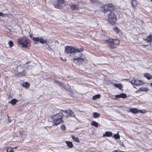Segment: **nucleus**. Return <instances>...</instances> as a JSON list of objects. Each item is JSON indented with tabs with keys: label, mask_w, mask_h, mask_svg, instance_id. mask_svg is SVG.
I'll use <instances>...</instances> for the list:
<instances>
[{
	"label": "nucleus",
	"mask_w": 152,
	"mask_h": 152,
	"mask_svg": "<svg viewBox=\"0 0 152 152\" xmlns=\"http://www.w3.org/2000/svg\"><path fill=\"white\" fill-rule=\"evenodd\" d=\"M100 116V114L97 112H95L93 113V116L94 118H96Z\"/></svg>",
	"instance_id": "obj_31"
},
{
	"label": "nucleus",
	"mask_w": 152,
	"mask_h": 152,
	"mask_svg": "<svg viewBox=\"0 0 152 152\" xmlns=\"http://www.w3.org/2000/svg\"><path fill=\"white\" fill-rule=\"evenodd\" d=\"M75 48L72 46H66L65 47V52L67 54H71L75 53Z\"/></svg>",
	"instance_id": "obj_7"
},
{
	"label": "nucleus",
	"mask_w": 152,
	"mask_h": 152,
	"mask_svg": "<svg viewBox=\"0 0 152 152\" xmlns=\"http://www.w3.org/2000/svg\"><path fill=\"white\" fill-rule=\"evenodd\" d=\"M113 137L116 140L119 139L120 138V136L119 135L118 132L116 134L113 135Z\"/></svg>",
	"instance_id": "obj_29"
},
{
	"label": "nucleus",
	"mask_w": 152,
	"mask_h": 152,
	"mask_svg": "<svg viewBox=\"0 0 152 152\" xmlns=\"http://www.w3.org/2000/svg\"><path fill=\"white\" fill-rule=\"evenodd\" d=\"M8 44H9V46L10 47H12L13 46V43L11 41H10L9 42Z\"/></svg>",
	"instance_id": "obj_36"
},
{
	"label": "nucleus",
	"mask_w": 152,
	"mask_h": 152,
	"mask_svg": "<svg viewBox=\"0 0 152 152\" xmlns=\"http://www.w3.org/2000/svg\"><path fill=\"white\" fill-rule=\"evenodd\" d=\"M61 60L63 61H65L67 60L66 59H64L62 58H61Z\"/></svg>",
	"instance_id": "obj_42"
},
{
	"label": "nucleus",
	"mask_w": 152,
	"mask_h": 152,
	"mask_svg": "<svg viewBox=\"0 0 152 152\" xmlns=\"http://www.w3.org/2000/svg\"><path fill=\"white\" fill-rule=\"evenodd\" d=\"M139 90L141 91H148V89L147 88H140L139 89Z\"/></svg>",
	"instance_id": "obj_32"
},
{
	"label": "nucleus",
	"mask_w": 152,
	"mask_h": 152,
	"mask_svg": "<svg viewBox=\"0 0 152 152\" xmlns=\"http://www.w3.org/2000/svg\"><path fill=\"white\" fill-rule=\"evenodd\" d=\"M17 102V100L16 99H12L10 101L9 103L11 104L12 105H14L16 104Z\"/></svg>",
	"instance_id": "obj_23"
},
{
	"label": "nucleus",
	"mask_w": 152,
	"mask_h": 152,
	"mask_svg": "<svg viewBox=\"0 0 152 152\" xmlns=\"http://www.w3.org/2000/svg\"><path fill=\"white\" fill-rule=\"evenodd\" d=\"M144 76L148 80H150L152 79V76L148 73H145L144 74Z\"/></svg>",
	"instance_id": "obj_22"
},
{
	"label": "nucleus",
	"mask_w": 152,
	"mask_h": 152,
	"mask_svg": "<svg viewBox=\"0 0 152 152\" xmlns=\"http://www.w3.org/2000/svg\"><path fill=\"white\" fill-rule=\"evenodd\" d=\"M70 7L71 9L73 10H79L80 7H79L78 5L74 4H72L70 6Z\"/></svg>",
	"instance_id": "obj_13"
},
{
	"label": "nucleus",
	"mask_w": 152,
	"mask_h": 152,
	"mask_svg": "<svg viewBox=\"0 0 152 152\" xmlns=\"http://www.w3.org/2000/svg\"><path fill=\"white\" fill-rule=\"evenodd\" d=\"M26 72L25 70L23 71L22 72H18L16 74L15 76L17 77H21L25 76L26 74Z\"/></svg>",
	"instance_id": "obj_11"
},
{
	"label": "nucleus",
	"mask_w": 152,
	"mask_h": 152,
	"mask_svg": "<svg viewBox=\"0 0 152 152\" xmlns=\"http://www.w3.org/2000/svg\"><path fill=\"white\" fill-rule=\"evenodd\" d=\"M73 62L77 65L83 64L84 62L86 63L88 62L86 57L82 54H80L79 56L77 58H73Z\"/></svg>",
	"instance_id": "obj_4"
},
{
	"label": "nucleus",
	"mask_w": 152,
	"mask_h": 152,
	"mask_svg": "<svg viewBox=\"0 0 152 152\" xmlns=\"http://www.w3.org/2000/svg\"><path fill=\"white\" fill-rule=\"evenodd\" d=\"M143 40L147 43L151 44L152 42V35L150 34L149 36H147V38H143Z\"/></svg>",
	"instance_id": "obj_9"
},
{
	"label": "nucleus",
	"mask_w": 152,
	"mask_h": 152,
	"mask_svg": "<svg viewBox=\"0 0 152 152\" xmlns=\"http://www.w3.org/2000/svg\"><path fill=\"white\" fill-rule=\"evenodd\" d=\"M113 30L116 34H118L120 32V30L117 27H115L113 28Z\"/></svg>",
	"instance_id": "obj_27"
},
{
	"label": "nucleus",
	"mask_w": 152,
	"mask_h": 152,
	"mask_svg": "<svg viewBox=\"0 0 152 152\" xmlns=\"http://www.w3.org/2000/svg\"><path fill=\"white\" fill-rule=\"evenodd\" d=\"M17 148V147H14L13 148H15V149H16V148ZM12 149L13 148H12Z\"/></svg>",
	"instance_id": "obj_46"
},
{
	"label": "nucleus",
	"mask_w": 152,
	"mask_h": 152,
	"mask_svg": "<svg viewBox=\"0 0 152 152\" xmlns=\"http://www.w3.org/2000/svg\"><path fill=\"white\" fill-rule=\"evenodd\" d=\"M139 113H144L146 112V111L145 109H143V110H140L139 109Z\"/></svg>",
	"instance_id": "obj_35"
},
{
	"label": "nucleus",
	"mask_w": 152,
	"mask_h": 152,
	"mask_svg": "<svg viewBox=\"0 0 152 152\" xmlns=\"http://www.w3.org/2000/svg\"><path fill=\"white\" fill-rule=\"evenodd\" d=\"M1 14V15H0V16H5V15H7V14H6V15H5V14H4V13H2L1 12V14Z\"/></svg>",
	"instance_id": "obj_39"
},
{
	"label": "nucleus",
	"mask_w": 152,
	"mask_h": 152,
	"mask_svg": "<svg viewBox=\"0 0 152 152\" xmlns=\"http://www.w3.org/2000/svg\"><path fill=\"white\" fill-rule=\"evenodd\" d=\"M29 37L32 40L33 38L34 37L33 36H32V35H30Z\"/></svg>",
	"instance_id": "obj_41"
},
{
	"label": "nucleus",
	"mask_w": 152,
	"mask_h": 152,
	"mask_svg": "<svg viewBox=\"0 0 152 152\" xmlns=\"http://www.w3.org/2000/svg\"><path fill=\"white\" fill-rule=\"evenodd\" d=\"M53 82L57 84L58 86L60 87H62L64 86V83H62L58 80H54L53 81Z\"/></svg>",
	"instance_id": "obj_18"
},
{
	"label": "nucleus",
	"mask_w": 152,
	"mask_h": 152,
	"mask_svg": "<svg viewBox=\"0 0 152 152\" xmlns=\"http://www.w3.org/2000/svg\"><path fill=\"white\" fill-rule=\"evenodd\" d=\"M151 2H152V0H151Z\"/></svg>",
	"instance_id": "obj_48"
},
{
	"label": "nucleus",
	"mask_w": 152,
	"mask_h": 152,
	"mask_svg": "<svg viewBox=\"0 0 152 152\" xmlns=\"http://www.w3.org/2000/svg\"><path fill=\"white\" fill-rule=\"evenodd\" d=\"M58 109H55L54 110H53L54 111V112H55V111L56 112V111H58ZM53 113L54 112L53 111Z\"/></svg>",
	"instance_id": "obj_43"
},
{
	"label": "nucleus",
	"mask_w": 152,
	"mask_h": 152,
	"mask_svg": "<svg viewBox=\"0 0 152 152\" xmlns=\"http://www.w3.org/2000/svg\"><path fill=\"white\" fill-rule=\"evenodd\" d=\"M131 4L132 7L135 8L137 5V3L136 0H132Z\"/></svg>",
	"instance_id": "obj_16"
},
{
	"label": "nucleus",
	"mask_w": 152,
	"mask_h": 152,
	"mask_svg": "<svg viewBox=\"0 0 152 152\" xmlns=\"http://www.w3.org/2000/svg\"><path fill=\"white\" fill-rule=\"evenodd\" d=\"M69 115L72 117H75V114L74 113V112H73L72 110H69L68 112V114Z\"/></svg>",
	"instance_id": "obj_25"
},
{
	"label": "nucleus",
	"mask_w": 152,
	"mask_h": 152,
	"mask_svg": "<svg viewBox=\"0 0 152 152\" xmlns=\"http://www.w3.org/2000/svg\"><path fill=\"white\" fill-rule=\"evenodd\" d=\"M91 124L96 128H97L98 126V123L95 121H92L91 123Z\"/></svg>",
	"instance_id": "obj_26"
},
{
	"label": "nucleus",
	"mask_w": 152,
	"mask_h": 152,
	"mask_svg": "<svg viewBox=\"0 0 152 152\" xmlns=\"http://www.w3.org/2000/svg\"><path fill=\"white\" fill-rule=\"evenodd\" d=\"M131 82L132 84L136 86L140 85L142 84V81L137 79L135 80L134 78L132 80Z\"/></svg>",
	"instance_id": "obj_8"
},
{
	"label": "nucleus",
	"mask_w": 152,
	"mask_h": 152,
	"mask_svg": "<svg viewBox=\"0 0 152 152\" xmlns=\"http://www.w3.org/2000/svg\"><path fill=\"white\" fill-rule=\"evenodd\" d=\"M65 142L69 148H71L73 147V145L72 142L69 141H66Z\"/></svg>",
	"instance_id": "obj_20"
},
{
	"label": "nucleus",
	"mask_w": 152,
	"mask_h": 152,
	"mask_svg": "<svg viewBox=\"0 0 152 152\" xmlns=\"http://www.w3.org/2000/svg\"><path fill=\"white\" fill-rule=\"evenodd\" d=\"M101 97V95L99 94H97L94 96L92 97V99L94 100H95L96 99L99 98Z\"/></svg>",
	"instance_id": "obj_30"
},
{
	"label": "nucleus",
	"mask_w": 152,
	"mask_h": 152,
	"mask_svg": "<svg viewBox=\"0 0 152 152\" xmlns=\"http://www.w3.org/2000/svg\"><path fill=\"white\" fill-rule=\"evenodd\" d=\"M63 111V110H61L58 113L51 116V118L53 121V126H57L64 122Z\"/></svg>",
	"instance_id": "obj_2"
},
{
	"label": "nucleus",
	"mask_w": 152,
	"mask_h": 152,
	"mask_svg": "<svg viewBox=\"0 0 152 152\" xmlns=\"http://www.w3.org/2000/svg\"><path fill=\"white\" fill-rule=\"evenodd\" d=\"M30 85V83L28 82H24L22 84V86L26 88H28L29 87Z\"/></svg>",
	"instance_id": "obj_19"
},
{
	"label": "nucleus",
	"mask_w": 152,
	"mask_h": 152,
	"mask_svg": "<svg viewBox=\"0 0 152 152\" xmlns=\"http://www.w3.org/2000/svg\"><path fill=\"white\" fill-rule=\"evenodd\" d=\"M114 6L113 4H109L103 5L101 8L102 12L105 14L108 11L110 12L114 10Z\"/></svg>",
	"instance_id": "obj_6"
},
{
	"label": "nucleus",
	"mask_w": 152,
	"mask_h": 152,
	"mask_svg": "<svg viewBox=\"0 0 152 152\" xmlns=\"http://www.w3.org/2000/svg\"><path fill=\"white\" fill-rule=\"evenodd\" d=\"M17 42L18 45H21L22 47L27 48L30 40L26 37H23L18 38Z\"/></svg>",
	"instance_id": "obj_5"
},
{
	"label": "nucleus",
	"mask_w": 152,
	"mask_h": 152,
	"mask_svg": "<svg viewBox=\"0 0 152 152\" xmlns=\"http://www.w3.org/2000/svg\"><path fill=\"white\" fill-rule=\"evenodd\" d=\"M113 135V133L110 132H106L105 134L103 135V137H111Z\"/></svg>",
	"instance_id": "obj_15"
},
{
	"label": "nucleus",
	"mask_w": 152,
	"mask_h": 152,
	"mask_svg": "<svg viewBox=\"0 0 152 152\" xmlns=\"http://www.w3.org/2000/svg\"><path fill=\"white\" fill-rule=\"evenodd\" d=\"M151 85L152 87V83H151Z\"/></svg>",
	"instance_id": "obj_47"
},
{
	"label": "nucleus",
	"mask_w": 152,
	"mask_h": 152,
	"mask_svg": "<svg viewBox=\"0 0 152 152\" xmlns=\"http://www.w3.org/2000/svg\"><path fill=\"white\" fill-rule=\"evenodd\" d=\"M39 37H34L33 38L32 40L34 41L38 42L39 41Z\"/></svg>",
	"instance_id": "obj_33"
},
{
	"label": "nucleus",
	"mask_w": 152,
	"mask_h": 152,
	"mask_svg": "<svg viewBox=\"0 0 152 152\" xmlns=\"http://www.w3.org/2000/svg\"><path fill=\"white\" fill-rule=\"evenodd\" d=\"M72 138L73 140L75 141L76 142H80V141L79 140V138L78 137H76L72 135Z\"/></svg>",
	"instance_id": "obj_28"
},
{
	"label": "nucleus",
	"mask_w": 152,
	"mask_h": 152,
	"mask_svg": "<svg viewBox=\"0 0 152 152\" xmlns=\"http://www.w3.org/2000/svg\"><path fill=\"white\" fill-rule=\"evenodd\" d=\"M63 113L64 112V113H66V114H68V111H69V110H63Z\"/></svg>",
	"instance_id": "obj_40"
},
{
	"label": "nucleus",
	"mask_w": 152,
	"mask_h": 152,
	"mask_svg": "<svg viewBox=\"0 0 152 152\" xmlns=\"http://www.w3.org/2000/svg\"><path fill=\"white\" fill-rule=\"evenodd\" d=\"M7 152H14L12 148H8L7 149Z\"/></svg>",
	"instance_id": "obj_37"
},
{
	"label": "nucleus",
	"mask_w": 152,
	"mask_h": 152,
	"mask_svg": "<svg viewBox=\"0 0 152 152\" xmlns=\"http://www.w3.org/2000/svg\"><path fill=\"white\" fill-rule=\"evenodd\" d=\"M39 42L42 44H45L47 43V41L44 40V39L42 38L39 37Z\"/></svg>",
	"instance_id": "obj_24"
},
{
	"label": "nucleus",
	"mask_w": 152,
	"mask_h": 152,
	"mask_svg": "<svg viewBox=\"0 0 152 152\" xmlns=\"http://www.w3.org/2000/svg\"><path fill=\"white\" fill-rule=\"evenodd\" d=\"M75 53H80L82 52L84 50V48H75Z\"/></svg>",
	"instance_id": "obj_21"
},
{
	"label": "nucleus",
	"mask_w": 152,
	"mask_h": 152,
	"mask_svg": "<svg viewBox=\"0 0 152 152\" xmlns=\"http://www.w3.org/2000/svg\"><path fill=\"white\" fill-rule=\"evenodd\" d=\"M127 97L126 94L125 93H122L120 94L117 95L115 96L116 99L120 98H126Z\"/></svg>",
	"instance_id": "obj_10"
},
{
	"label": "nucleus",
	"mask_w": 152,
	"mask_h": 152,
	"mask_svg": "<svg viewBox=\"0 0 152 152\" xmlns=\"http://www.w3.org/2000/svg\"><path fill=\"white\" fill-rule=\"evenodd\" d=\"M64 2V0H57V3L55 4V7L56 8H58L61 6V4H62Z\"/></svg>",
	"instance_id": "obj_12"
},
{
	"label": "nucleus",
	"mask_w": 152,
	"mask_h": 152,
	"mask_svg": "<svg viewBox=\"0 0 152 152\" xmlns=\"http://www.w3.org/2000/svg\"><path fill=\"white\" fill-rule=\"evenodd\" d=\"M113 152H125V151H122L121 150H115L113 151Z\"/></svg>",
	"instance_id": "obj_38"
},
{
	"label": "nucleus",
	"mask_w": 152,
	"mask_h": 152,
	"mask_svg": "<svg viewBox=\"0 0 152 152\" xmlns=\"http://www.w3.org/2000/svg\"><path fill=\"white\" fill-rule=\"evenodd\" d=\"M114 85L115 87L116 88H118L120 90H122V88L123 87V86L121 83H115L114 84Z\"/></svg>",
	"instance_id": "obj_17"
},
{
	"label": "nucleus",
	"mask_w": 152,
	"mask_h": 152,
	"mask_svg": "<svg viewBox=\"0 0 152 152\" xmlns=\"http://www.w3.org/2000/svg\"><path fill=\"white\" fill-rule=\"evenodd\" d=\"M91 1H93V2H94V1H96L97 0H91Z\"/></svg>",
	"instance_id": "obj_45"
},
{
	"label": "nucleus",
	"mask_w": 152,
	"mask_h": 152,
	"mask_svg": "<svg viewBox=\"0 0 152 152\" xmlns=\"http://www.w3.org/2000/svg\"><path fill=\"white\" fill-rule=\"evenodd\" d=\"M104 43L107 44L108 46L111 50H114L120 45V41L118 39L109 38L103 40Z\"/></svg>",
	"instance_id": "obj_1"
},
{
	"label": "nucleus",
	"mask_w": 152,
	"mask_h": 152,
	"mask_svg": "<svg viewBox=\"0 0 152 152\" xmlns=\"http://www.w3.org/2000/svg\"><path fill=\"white\" fill-rule=\"evenodd\" d=\"M139 109L136 108H130L129 109V112L133 113H139Z\"/></svg>",
	"instance_id": "obj_14"
},
{
	"label": "nucleus",
	"mask_w": 152,
	"mask_h": 152,
	"mask_svg": "<svg viewBox=\"0 0 152 152\" xmlns=\"http://www.w3.org/2000/svg\"><path fill=\"white\" fill-rule=\"evenodd\" d=\"M148 45H142V46H143V47L144 48H145L147 46H148Z\"/></svg>",
	"instance_id": "obj_44"
},
{
	"label": "nucleus",
	"mask_w": 152,
	"mask_h": 152,
	"mask_svg": "<svg viewBox=\"0 0 152 152\" xmlns=\"http://www.w3.org/2000/svg\"><path fill=\"white\" fill-rule=\"evenodd\" d=\"M61 129L63 130H66V127L64 125H61Z\"/></svg>",
	"instance_id": "obj_34"
},
{
	"label": "nucleus",
	"mask_w": 152,
	"mask_h": 152,
	"mask_svg": "<svg viewBox=\"0 0 152 152\" xmlns=\"http://www.w3.org/2000/svg\"><path fill=\"white\" fill-rule=\"evenodd\" d=\"M115 11L114 10L108 12L107 15L108 22L113 25L115 23L117 20L116 15Z\"/></svg>",
	"instance_id": "obj_3"
}]
</instances>
